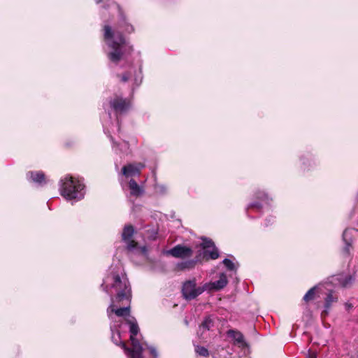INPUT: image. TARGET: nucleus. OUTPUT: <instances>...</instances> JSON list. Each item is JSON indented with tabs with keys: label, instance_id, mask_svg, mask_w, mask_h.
Here are the masks:
<instances>
[{
	"label": "nucleus",
	"instance_id": "27",
	"mask_svg": "<svg viewBox=\"0 0 358 358\" xmlns=\"http://www.w3.org/2000/svg\"><path fill=\"white\" fill-rule=\"evenodd\" d=\"M148 349L150 350V355L153 357V358H157L158 352L157 349L153 346H150Z\"/></svg>",
	"mask_w": 358,
	"mask_h": 358
},
{
	"label": "nucleus",
	"instance_id": "22",
	"mask_svg": "<svg viewBox=\"0 0 358 358\" xmlns=\"http://www.w3.org/2000/svg\"><path fill=\"white\" fill-rule=\"evenodd\" d=\"M120 327L121 326L118 324H115V323L111 324H110V330H111V333H112L111 338H112L113 342L117 345H120L122 346V344H121L122 341H120V335L119 328H120Z\"/></svg>",
	"mask_w": 358,
	"mask_h": 358
},
{
	"label": "nucleus",
	"instance_id": "23",
	"mask_svg": "<svg viewBox=\"0 0 358 358\" xmlns=\"http://www.w3.org/2000/svg\"><path fill=\"white\" fill-rule=\"evenodd\" d=\"M318 286H314L312 288H310L303 296V300L308 303L312 300H313L315 297V294L317 292Z\"/></svg>",
	"mask_w": 358,
	"mask_h": 358
},
{
	"label": "nucleus",
	"instance_id": "20",
	"mask_svg": "<svg viewBox=\"0 0 358 358\" xmlns=\"http://www.w3.org/2000/svg\"><path fill=\"white\" fill-rule=\"evenodd\" d=\"M227 334L229 338L234 340L236 344L239 345V347L244 348L247 345L243 335L241 332L235 330H229Z\"/></svg>",
	"mask_w": 358,
	"mask_h": 358
},
{
	"label": "nucleus",
	"instance_id": "18",
	"mask_svg": "<svg viewBox=\"0 0 358 358\" xmlns=\"http://www.w3.org/2000/svg\"><path fill=\"white\" fill-rule=\"evenodd\" d=\"M117 131L115 129L114 131H112V129H110V132L105 133L106 134L108 135V137L110 139V141L112 143V148L113 151L116 154H127L129 152V144L126 141H122L120 143L116 142L113 137L111 136V132Z\"/></svg>",
	"mask_w": 358,
	"mask_h": 358
},
{
	"label": "nucleus",
	"instance_id": "26",
	"mask_svg": "<svg viewBox=\"0 0 358 358\" xmlns=\"http://www.w3.org/2000/svg\"><path fill=\"white\" fill-rule=\"evenodd\" d=\"M195 352L197 355L202 357H208L209 355L208 349L203 346L196 345L195 347Z\"/></svg>",
	"mask_w": 358,
	"mask_h": 358
},
{
	"label": "nucleus",
	"instance_id": "1",
	"mask_svg": "<svg viewBox=\"0 0 358 358\" xmlns=\"http://www.w3.org/2000/svg\"><path fill=\"white\" fill-rule=\"evenodd\" d=\"M101 287L111 295V303L107 308V314L112 324L120 326L130 316L131 289L128 278L120 262L112 264L108 273L103 279Z\"/></svg>",
	"mask_w": 358,
	"mask_h": 358
},
{
	"label": "nucleus",
	"instance_id": "25",
	"mask_svg": "<svg viewBox=\"0 0 358 358\" xmlns=\"http://www.w3.org/2000/svg\"><path fill=\"white\" fill-rule=\"evenodd\" d=\"M222 263L224 265V266L227 268V269L228 271H236L237 270V266L236 264L233 262L231 259H228V258H225L223 261H222Z\"/></svg>",
	"mask_w": 358,
	"mask_h": 358
},
{
	"label": "nucleus",
	"instance_id": "5",
	"mask_svg": "<svg viewBox=\"0 0 358 358\" xmlns=\"http://www.w3.org/2000/svg\"><path fill=\"white\" fill-rule=\"evenodd\" d=\"M134 233L132 225H125L122 233V240L126 243V248L130 258L136 264L148 260V248L146 246H139L136 242L131 240Z\"/></svg>",
	"mask_w": 358,
	"mask_h": 358
},
{
	"label": "nucleus",
	"instance_id": "24",
	"mask_svg": "<svg viewBox=\"0 0 358 358\" xmlns=\"http://www.w3.org/2000/svg\"><path fill=\"white\" fill-rule=\"evenodd\" d=\"M214 326V320L211 316L206 317L199 327L200 330H210Z\"/></svg>",
	"mask_w": 358,
	"mask_h": 358
},
{
	"label": "nucleus",
	"instance_id": "21",
	"mask_svg": "<svg viewBox=\"0 0 358 358\" xmlns=\"http://www.w3.org/2000/svg\"><path fill=\"white\" fill-rule=\"evenodd\" d=\"M153 189L155 194L159 196H165L169 193V187L166 184L155 182Z\"/></svg>",
	"mask_w": 358,
	"mask_h": 358
},
{
	"label": "nucleus",
	"instance_id": "16",
	"mask_svg": "<svg viewBox=\"0 0 358 358\" xmlns=\"http://www.w3.org/2000/svg\"><path fill=\"white\" fill-rule=\"evenodd\" d=\"M227 283L228 280L226 274L222 273L220 275L219 280L215 282H206L204 285L206 291L210 292L223 289Z\"/></svg>",
	"mask_w": 358,
	"mask_h": 358
},
{
	"label": "nucleus",
	"instance_id": "29",
	"mask_svg": "<svg viewBox=\"0 0 358 358\" xmlns=\"http://www.w3.org/2000/svg\"><path fill=\"white\" fill-rule=\"evenodd\" d=\"M352 280H353V278L352 276H350V275L347 276L345 278L344 282H343V286L347 287L348 285H350L352 283Z\"/></svg>",
	"mask_w": 358,
	"mask_h": 358
},
{
	"label": "nucleus",
	"instance_id": "17",
	"mask_svg": "<svg viewBox=\"0 0 358 358\" xmlns=\"http://www.w3.org/2000/svg\"><path fill=\"white\" fill-rule=\"evenodd\" d=\"M27 179L36 185L42 187L47 184L48 180L41 171H29L26 174Z\"/></svg>",
	"mask_w": 358,
	"mask_h": 358
},
{
	"label": "nucleus",
	"instance_id": "6",
	"mask_svg": "<svg viewBox=\"0 0 358 358\" xmlns=\"http://www.w3.org/2000/svg\"><path fill=\"white\" fill-rule=\"evenodd\" d=\"M203 249V252H200L193 259L182 262L177 264V268L180 270H189L196 266L198 262L203 259H216L219 257L218 249L215 247L213 241L210 239L203 238L201 243Z\"/></svg>",
	"mask_w": 358,
	"mask_h": 358
},
{
	"label": "nucleus",
	"instance_id": "10",
	"mask_svg": "<svg viewBox=\"0 0 358 358\" xmlns=\"http://www.w3.org/2000/svg\"><path fill=\"white\" fill-rule=\"evenodd\" d=\"M145 167L142 163H130L122 168V171L119 175L120 182L122 180H129L139 177L141 169Z\"/></svg>",
	"mask_w": 358,
	"mask_h": 358
},
{
	"label": "nucleus",
	"instance_id": "12",
	"mask_svg": "<svg viewBox=\"0 0 358 358\" xmlns=\"http://www.w3.org/2000/svg\"><path fill=\"white\" fill-rule=\"evenodd\" d=\"M120 80L124 83H131L132 90H134L135 87L141 84L143 80L141 66H138V69L134 66H129V70L120 76Z\"/></svg>",
	"mask_w": 358,
	"mask_h": 358
},
{
	"label": "nucleus",
	"instance_id": "31",
	"mask_svg": "<svg viewBox=\"0 0 358 358\" xmlns=\"http://www.w3.org/2000/svg\"><path fill=\"white\" fill-rule=\"evenodd\" d=\"M185 324L187 325L188 324V322L187 320H185Z\"/></svg>",
	"mask_w": 358,
	"mask_h": 358
},
{
	"label": "nucleus",
	"instance_id": "13",
	"mask_svg": "<svg viewBox=\"0 0 358 358\" xmlns=\"http://www.w3.org/2000/svg\"><path fill=\"white\" fill-rule=\"evenodd\" d=\"M358 234V229L347 228L342 234V241L344 246L342 250L343 256L350 257L351 255V250L353 248V242L355 235Z\"/></svg>",
	"mask_w": 358,
	"mask_h": 358
},
{
	"label": "nucleus",
	"instance_id": "19",
	"mask_svg": "<svg viewBox=\"0 0 358 358\" xmlns=\"http://www.w3.org/2000/svg\"><path fill=\"white\" fill-rule=\"evenodd\" d=\"M338 299V296L333 291H330L327 294L324 299V310L321 313L322 318H324L329 315L332 304L337 302Z\"/></svg>",
	"mask_w": 358,
	"mask_h": 358
},
{
	"label": "nucleus",
	"instance_id": "8",
	"mask_svg": "<svg viewBox=\"0 0 358 358\" xmlns=\"http://www.w3.org/2000/svg\"><path fill=\"white\" fill-rule=\"evenodd\" d=\"M126 323L129 326L131 348L127 347L124 342H121L122 348L128 358H142L143 348L139 341L135 338L139 331L136 320L134 317H129L127 319Z\"/></svg>",
	"mask_w": 358,
	"mask_h": 358
},
{
	"label": "nucleus",
	"instance_id": "7",
	"mask_svg": "<svg viewBox=\"0 0 358 358\" xmlns=\"http://www.w3.org/2000/svg\"><path fill=\"white\" fill-rule=\"evenodd\" d=\"M253 201L245 207V214L248 218H255L252 213L261 215L265 209H268V206L273 199L264 189H257L253 193Z\"/></svg>",
	"mask_w": 358,
	"mask_h": 358
},
{
	"label": "nucleus",
	"instance_id": "14",
	"mask_svg": "<svg viewBox=\"0 0 358 358\" xmlns=\"http://www.w3.org/2000/svg\"><path fill=\"white\" fill-rule=\"evenodd\" d=\"M299 166L303 171H310L318 165V161L312 152H305L299 156Z\"/></svg>",
	"mask_w": 358,
	"mask_h": 358
},
{
	"label": "nucleus",
	"instance_id": "30",
	"mask_svg": "<svg viewBox=\"0 0 358 358\" xmlns=\"http://www.w3.org/2000/svg\"><path fill=\"white\" fill-rule=\"evenodd\" d=\"M305 358H317L316 355L314 353L308 354Z\"/></svg>",
	"mask_w": 358,
	"mask_h": 358
},
{
	"label": "nucleus",
	"instance_id": "2",
	"mask_svg": "<svg viewBox=\"0 0 358 358\" xmlns=\"http://www.w3.org/2000/svg\"><path fill=\"white\" fill-rule=\"evenodd\" d=\"M96 4L104 3L103 8H112L118 12V18L115 24L111 25L105 23L103 27V36L105 43V52L111 64L117 65L124 61L133 50L132 45L122 35L134 31V26L129 22L119 5L111 0H95Z\"/></svg>",
	"mask_w": 358,
	"mask_h": 358
},
{
	"label": "nucleus",
	"instance_id": "9",
	"mask_svg": "<svg viewBox=\"0 0 358 358\" xmlns=\"http://www.w3.org/2000/svg\"><path fill=\"white\" fill-rule=\"evenodd\" d=\"M122 189L128 192L127 197L131 199L132 197H140L145 193V188L143 185L138 184L136 179L122 180L120 182Z\"/></svg>",
	"mask_w": 358,
	"mask_h": 358
},
{
	"label": "nucleus",
	"instance_id": "4",
	"mask_svg": "<svg viewBox=\"0 0 358 358\" xmlns=\"http://www.w3.org/2000/svg\"><path fill=\"white\" fill-rule=\"evenodd\" d=\"M59 191L66 200L78 201L85 196V185L80 179L65 176L59 182Z\"/></svg>",
	"mask_w": 358,
	"mask_h": 358
},
{
	"label": "nucleus",
	"instance_id": "11",
	"mask_svg": "<svg viewBox=\"0 0 358 358\" xmlns=\"http://www.w3.org/2000/svg\"><path fill=\"white\" fill-rule=\"evenodd\" d=\"M206 291L205 285L196 287L195 279L189 280L184 282L182 292L184 298L187 300L194 299Z\"/></svg>",
	"mask_w": 358,
	"mask_h": 358
},
{
	"label": "nucleus",
	"instance_id": "15",
	"mask_svg": "<svg viewBox=\"0 0 358 358\" xmlns=\"http://www.w3.org/2000/svg\"><path fill=\"white\" fill-rule=\"evenodd\" d=\"M167 255H170L176 258L185 259L190 257L193 254V250L188 246L183 245H177L173 248L166 252Z\"/></svg>",
	"mask_w": 358,
	"mask_h": 358
},
{
	"label": "nucleus",
	"instance_id": "3",
	"mask_svg": "<svg viewBox=\"0 0 358 358\" xmlns=\"http://www.w3.org/2000/svg\"><path fill=\"white\" fill-rule=\"evenodd\" d=\"M108 103L109 106L108 115L111 118V113H113L115 120L114 122L112 121L103 122V131L107 133L110 132V129H112L113 131L115 129L119 133L120 131V118L126 115L131 109V99L124 97L122 94H114L108 98Z\"/></svg>",
	"mask_w": 358,
	"mask_h": 358
},
{
	"label": "nucleus",
	"instance_id": "28",
	"mask_svg": "<svg viewBox=\"0 0 358 358\" xmlns=\"http://www.w3.org/2000/svg\"><path fill=\"white\" fill-rule=\"evenodd\" d=\"M275 222V217L273 216H269L265 220V226L268 227L272 224Z\"/></svg>",
	"mask_w": 358,
	"mask_h": 358
}]
</instances>
